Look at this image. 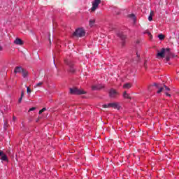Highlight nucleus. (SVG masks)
<instances>
[{"mask_svg": "<svg viewBox=\"0 0 179 179\" xmlns=\"http://www.w3.org/2000/svg\"><path fill=\"white\" fill-rule=\"evenodd\" d=\"M166 55H170V48H162L161 51H157V58H164Z\"/></svg>", "mask_w": 179, "mask_h": 179, "instance_id": "f257e3e1", "label": "nucleus"}, {"mask_svg": "<svg viewBox=\"0 0 179 179\" xmlns=\"http://www.w3.org/2000/svg\"><path fill=\"white\" fill-rule=\"evenodd\" d=\"M86 34V31L83 28H78L76 29V31L73 32V37H85Z\"/></svg>", "mask_w": 179, "mask_h": 179, "instance_id": "f03ea898", "label": "nucleus"}, {"mask_svg": "<svg viewBox=\"0 0 179 179\" xmlns=\"http://www.w3.org/2000/svg\"><path fill=\"white\" fill-rule=\"evenodd\" d=\"M100 3H101V0H93L92 1V7L91 8V12H94V10L99 8Z\"/></svg>", "mask_w": 179, "mask_h": 179, "instance_id": "7ed1b4c3", "label": "nucleus"}, {"mask_svg": "<svg viewBox=\"0 0 179 179\" xmlns=\"http://www.w3.org/2000/svg\"><path fill=\"white\" fill-rule=\"evenodd\" d=\"M70 93H71V94H85L86 92H85L83 90H79L78 88H71Z\"/></svg>", "mask_w": 179, "mask_h": 179, "instance_id": "20e7f679", "label": "nucleus"}, {"mask_svg": "<svg viewBox=\"0 0 179 179\" xmlns=\"http://www.w3.org/2000/svg\"><path fill=\"white\" fill-rule=\"evenodd\" d=\"M117 96H118V92L117 90L111 89L109 92V96L110 99H117Z\"/></svg>", "mask_w": 179, "mask_h": 179, "instance_id": "39448f33", "label": "nucleus"}, {"mask_svg": "<svg viewBox=\"0 0 179 179\" xmlns=\"http://www.w3.org/2000/svg\"><path fill=\"white\" fill-rule=\"evenodd\" d=\"M110 108H115L116 110H120L121 108V106H120V103L118 102H113L110 103Z\"/></svg>", "mask_w": 179, "mask_h": 179, "instance_id": "423d86ee", "label": "nucleus"}, {"mask_svg": "<svg viewBox=\"0 0 179 179\" xmlns=\"http://www.w3.org/2000/svg\"><path fill=\"white\" fill-rule=\"evenodd\" d=\"M153 86H156V87H157V89H159L158 91H157V93L159 94V93H162V92H163V90H164V87H161L160 85L155 83L153 84Z\"/></svg>", "mask_w": 179, "mask_h": 179, "instance_id": "0eeeda50", "label": "nucleus"}, {"mask_svg": "<svg viewBox=\"0 0 179 179\" xmlns=\"http://www.w3.org/2000/svg\"><path fill=\"white\" fill-rule=\"evenodd\" d=\"M92 90H100V89H103V85L101 84L93 85L92 87Z\"/></svg>", "mask_w": 179, "mask_h": 179, "instance_id": "6e6552de", "label": "nucleus"}, {"mask_svg": "<svg viewBox=\"0 0 179 179\" xmlns=\"http://www.w3.org/2000/svg\"><path fill=\"white\" fill-rule=\"evenodd\" d=\"M14 44H16L17 45H22L23 44V41H22V39L17 38L15 41H14Z\"/></svg>", "mask_w": 179, "mask_h": 179, "instance_id": "1a4fd4ad", "label": "nucleus"}, {"mask_svg": "<svg viewBox=\"0 0 179 179\" xmlns=\"http://www.w3.org/2000/svg\"><path fill=\"white\" fill-rule=\"evenodd\" d=\"M14 72L15 73H20V72H23V69L22 68V66H17L15 67Z\"/></svg>", "mask_w": 179, "mask_h": 179, "instance_id": "9d476101", "label": "nucleus"}, {"mask_svg": "<svg viewBox=\"0 0 179 179\" xmlns=\"http://www.w3.org/2000/svg\"><path fill=\"white\" fill-rule=\"evenodd\" d=\"M95 23H96V20H94V18H91L89 22V25L90 27H93Z\"/></svg>", "mask_w": 179, "mask_h": 179, "instance_id": "9b49d317", "label": "nucleus"}, {"mask_svg": "<svg viewBox=\"0 0 179 179\" xmlns=\"http://www.w3.org/2000/svg\"><path fill=\"white\" fill-rule=\"evenodd\" d=\"M117 36L120 37V38H121V40H125V38H127V36L122 34V32L117 33Z\"/></svg>", "mask_w": 179, "mask_h": 179, "instance_id": "f8f14e48", "label": "nucleus"}, {"mask_svg": "<svg viewBox=\"0 0 179 179\" xmlns=\"http://www.w3.org/2000/svg\"><path fill=\"white\" fill-rule=\"evenodd\" d=\"M1 160H2V162H8V157L6 155H5V153H3L1 157Z\"/></svg>", "mask_w": 179, "mask_h": 179, "instance_id": "ddd939ff", "label": "nucleus"}, {"mask_svg": "<svg viewBox=\"0 0 179 179\" xmlns=\"http://www.w3.org/2000/svg\"><path fill=\"white\" fill-rule=\"evenodd\" d=\"M132 87V85L131 83H126L123 85L124 89H131Z\"/></svg>", "mask_w": 179, "mask_h": 179, "instance_id": "4468645a", "label": "nucleus"}, {"mask_svg": "<svg viewBox=\"0 0 179 179\" xmlns=\"http://www.w3.org/2000/svg\"><path fill=\"white\" fill-rule=\"evenodd\" d=\"M149 22H152L153 20V11H150V15L148 17Z\"/></svg>", "mask_w": 179, "mask_h": 179, "instance_id": "2eb2a0df", "label": "nucleus"}, {"mask_svg": "<svg viewBox=\"0 0 179 179\" xmlns=\"http://www.w3.org/2000/svg\"><path fill=\"white\" fill-rule=\"evenodd\" d=\"M123 97H124V99H131V96H129V94L127 93V92H124Z\"/></svg>", "mask_w": 179, "mask_h": 179, "instance_id": "dca6fc26", "label": "nucleus"}, {"mask_svg": "<svg viewBox=\"0 0 179 179\" xmlns=\"http://www.w3.org/2000/svg\"><path fill=\"white\" fill-rule=\"evenodd\" d=\"M43 82H40V83H38L36 85H34V88H37V87H40V86H41V85H43Z\"/></svg>", "mask_w": 179, "mask_h": 179, "instance_id": "f3484780", "label": "nucleus"}, {"mask_svg": "<svg viewBox=\"0 0 179 179\" xmlns=\"http://www.w3.org/2000/svg\"><path fill=\"white\" fill-rule=\"evenodd\" d=\"M102 107H103V108H110V103L103 104V105L102 106Z\"/></svg>", "mask_w": 179, "mask_h": 179, "instance_id": "a211bd4d", "label": "nucleus"}, {"mask_svg": "<svg viewBox=\"0 0 179 179\" xmlns=\"http://www.w3.org/2000/svg\"><path fill=\"white\" fill-rule=\"evenodd\" d=\"M158 38L159 39V40H164V35H163V34H159V36H158Z\"/></svg>", "mask_w": 179, "mask_h": 179, "instance_id": "6ab92c4d", "label": "nucleus"}, {"mask_svg": "<svg viewBox=\"0 0 179 179\" xmlns=\"http://www.w3.org/2000/svg\"><path fill=\"white\" fill-rule=\"evenodd\" d=\"M129 17H130L131 19H133L134 22H135V15L130 14L129 15Z\"/></svg>", "mask_w": 179, "mask_h": 179, "instance_id": "aec40b11", "label": "nucleus"}, {"mask_svg": "<svg viewBox=\"0 0 179 179\" xmlns=\"http://www.w3.org/2000/svg\"><path fill=\"white\" fill-rule=\"evenodd\" d=\"M144 34H148L150 37V38H152V34H150V32H149L148 31H145L144 32Z\"/></svg>", "mask_w": 179, "mask_h": 179, "instance_id": "412c9836", "label": "nucleus"}, {"mask_svg": "<svg viewBox=\"0 0 179 179\" xmlns=\"http://www.w3.org/2000/svg\"><path fill=\"white\" fill-rule=\"evenodd\" d=\"M70 72H71V73H73V72H75V69L73 68V66H72L71 65H70Z\"/></svg>", "mask_w": 179, "mask_h": 179, "instance_id": "4be33fe9", "label": "nucleus"}, {"mask_svg": "<svg viewBox=\"0 0 179 179\" xmlns=\"http://www.w3.org/2000/svg\"><path fill=\"white\" fill-rule=\"evenodd\" d=\"M27 94H30V93H31V90H30V87H27Z\"/></svg>", "mask_w": 179, "mask_h": 179, "instance_id": "5701e85b", "label": "nucleus"}, {"mask_svg": "<svg viewBox=\"0 0 179 179\" xmlns=\"http://www.w3.org/2000/svg\"><path fill=\"white\" fill-rule=\"evenodd\" d=\"M166 57V61H170V57H171V52H170V55H165Z\"/></svg>", "mask_w": 179, "mask_h": 179, "instance_id": "b1692460", "label": "nucleus"}, {"mask_svg": "<svg viewBox=\"0 0 179 179\" xmlns=\"http://www.w3.org/2000/svg\"><path fill=\"white\" fill-rule=\"evenodd\" d=\"M22 76H23V78H26V76H27V72L22 71Z\"/></svg>", "mask_w": 179, "mask_h": 179, "instance_id": "393cba45", "label": "nucleus"}, {"mask_svg": "<svg viewBox=\"0 0 179 179\" xmlns=\"http://www.w3.org/2000/svg\"><path fill=\"white\" fill-rule=\"evenodd\" d=\"M164 90H167L168 92L170 91V88H169L167 86L164 85Z\"/></svg>", "mask_w": 179, "mask_h": 179, "instance_id": "a878e982", "label": "nucleus"}, {"mask_svg": "<svg viewBox=\"0 0 179 179\" xmlns=\"http://www.w3.org/2000/svg\"><path fill=\"white\" fill-rule=\"evenodd\" d=\"M34 110H36V107H32L29 110V111H34Z\"/></svg>", "mask_w": 179, "mask_h": 179, "instance_id": "bb28decb", "label": "nucleus"}, {"mask_svg": "<svg viewBox=\"0 0 179 179\" xmlns=\"http://www.w3.org/2000/svg\"><path fill=\"white\" fill-rule=\"evenodd\" d=\"M3 155V151L0 150V157H2Z\"/></svg>", "mask_w": 179, "mask_h": 179, "instance_id": "cd10ccee", "label": "nucleus"}, {"mask_svg": "<svg viewBox=\"0 0 179 179\" xmlns=\"http://www.w3.org/2000/svg\"><path fill=\"white\" fill-rule=\"evenodd\" d=\"M23 96H24V93L23 92V91H22L21 92V97L23 99Z\"/></svg>", "mask_w": 179, "mask_h": 179, "instance_id": "c85d7f7f", "label": "nucleus"}, {"mask_svg": "<svg viewBox=\"0 0 179 179\" xmlns=\"http://www.w3.org/2000/svg\"><path fill=\"white\" fill-rule=\"evenodd\" d=\"M22 97H20V99H19V100H18V101H19V103H22Z\"/></svg>", "mask_w": 179, "mask_h": 179, "instance_id": "c756f323", "label": "nucleus"}, {"mask_svg": "<svg viewBox=\"0 0 179 179\" xmlns=\"http://www.w3.org/2000/svg\"><path fill=\"white\" fill-rule=\"evenodd\" d=\"M13 121H16V117L15 116L13 117Z\"/></svg>", "mask_w": 179, "mask_h": 179, "instance_id": "7c9ffc66", "label": "nucleus"}, {"mask_svg": "<svg viewBox=\"0 0 179 179\" xmlns=\"http://www.w3.org/2000/svg\"><path fill=\"white\" fill-rule=\"evenodd\" d=\"M43 110V112L44 113V111H45L47 110V108H43V109H41Z\"/></svg>", "mask_w": 179, "mask_h": 179, "instance_id": "2f4dec72", "label": "nucleus"}, {"mask_svg": "<svg viewBox=\"0 0 179 179\" xmlns=\"http://www.w3.org/2000/svg\"><path fill=\"white\" fill-rule=\"evenodd\" d=\"M43 112L42 110V109L39 111V114H42Z\"/></svg>", "mask_w": 179, "mask_h": 179, "instance_id": "473e14b6", "label": "nucleus"}, {"mask_svg": "<svg viewBox=\"0 0 179 179\" xmlns=\"http://www.w3.org/2000/svg\"><path fill=\"white\" fill-rule=\"evenodd\" d=\"M3 48L2 46L0 45V51H2Z\"/></svg>", "mask_w": 179, "mask_h": 179, "instance_id": "72a5a7b5", "label": "nucleus"}, {"mask_svg": "<svg viewBox=\"0 0 179 179\" xmlns=\"http://www.w3.org/2000/svg\"><path fill=\"white\" fill-rule=\"evenodd\" d=\"M6 124H8V122H6L4 123V127H6Z\"/></svg>", "mask_w": 179, "mask_h": 179, "instance_id": "f704fd0d", "label": "nucleus"}, {"mask_svg": "<svg viewBox=\"0 0 179 179\" xmlns=\"http://www.w3.org/2000/svg\"><path fill=\"white\" fill-rule=\"evenodd\" d=\"M166 96H169L170 97V94L166 93Z\"/></svg>", "mask_w": 179, "mask_h": 179, "instance_id": "c9c22d12", "label": "nucleus"}, {"mask_svg": "<svg viewBox=\"0 0 179 179\" xmlns=\"http://www.w3.org/2000/svg\"><path fill=\"white\" fill-rule=\"evenodd\" d=\"M136 55H137V57H139V55H138V53H136Z\"/></svg>", "mask_w": 179, "mask_h": 179, "instance_id": "e433bc0d", "label": "nucleus"}, {"mask_svg": "<svg viewBox=\"0 0 179 179\" xmlns=\"http://www.w3.org/2000/svg\"><path fill=\"white\" fill-rule=\"evenodd\" d=\"M49 41H50V43H51V40L50 39H49Z\"/></svg>", "mask_w": 179, "mask_h": 179, "instance_id": "4c0bfd02", "label": "nucleus"}]
</instances>
